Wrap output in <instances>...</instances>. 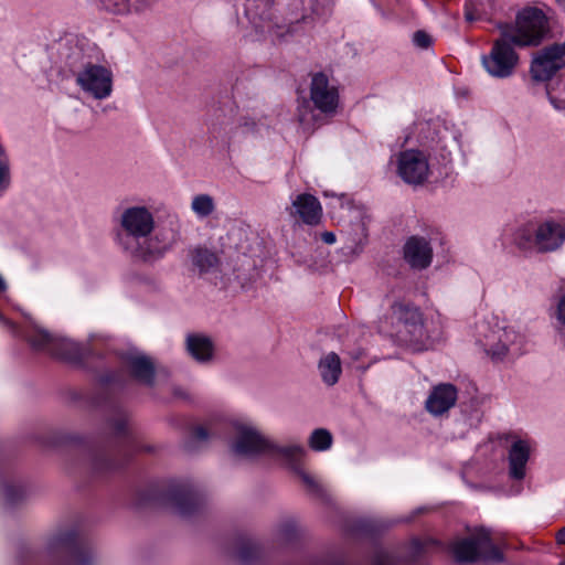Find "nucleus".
<instances>
[{
  "mask_svg": "<svg viewBox=\"0 0 565 565\" xmlns=\"http://www.w3.org/2000/svg\"><path fill=\"white\" fill-rule=\"evenodd\" d=\"M563 565H565V564H563Z\"/></svg>",
  "mask_w": 565,
  "mask_h": 565,
  "instance_id": "6e6d98bb",
  "label": "nucleus"
},
{
  "mask_svg": "<svg viewBox=\"0 0 565 565\" xmlns=\"http://www.w3.org/2000/svg\"><path fill=\"white\" fill-rule=\"evenodd\" d=\"M556 1H557V3H558L559 6H562V7H564V8H565V0H556Z\"/></svg>",
  "mask_w": 565,
  "mask_h": 565,
  "instance_id": "603ef678",
  "label": "nucleus"
},
{
  "mask_svg": "<svg viewBox=\"0 0 565 565\" xmlns=\"http://www.w3.org/2000/svg\"><path fill=\"white\" fill-rule=\"evenodd\" d=\"M450 551L458 563H475L479 559L492 563L503 561V554L492 543L490 531L484 527L451 543Z\"/></svg>",
  "mask_w": 565,
  "mask_h": 565,
  "instance_id": "7ed1b4c3",
  "label": "nucleus"
},
{
  "mask_svg": "<svg viewBox=\"0 0 565 565\" xmlns=\"http://www.w3.org/2000/svg\"><path fill=\"white\" fill-rule=\"evenodd\" d=\"M294 472L300 478L309 494L322 500L327 499L324 488L301 466H294Z\"/></svg>",
  "mask_w": 565,
  "mask_h": 565,
  "instance_id": "c85d7f7f",
  "label": "nucleus"
},
{
  "mask_svg": "<svg viewBox=\"0 0 565 565\" xmlns=\"http://www.w3.org/2000/svg\"><path fill=\"white\" fill-rule=\"evenodd\" d=\"M396 558L384 550H377L372 559V565H396Z\"/></svg>",
  "mask_w": 565,
  "mask_h": 565,
  "instance_id": "a19ab883",
  "label": "nucleus"
},
{
  "mask_svg": "<svg viewBox=\"0 0 565 565\" xmlns=\"http://www.w3.org/2000/svg\"><path fill=\"white\" fill-rule=\"evenodd\" d=\"M31 345L40 351L47 352L54 358L79 362L86 355V348L71 339L57 337L46 330H36L30 338Z\"/></svg>",
  "mask_w": 565,
  "mask_h": 565,
  "instance_id": "6e6552de",
  "label": "nucleus"
},
{
  "mask_svg": "<svg viewBox=\"0 0 565 565\" xmlns=\"http://www.w3.org/2000/svg\"><path fill=\"white\" fill-rule=\"evenodd\" d=\"M309 565H343V564L340 562L315 561V562H311Z\"/></svg>",
  "mask_w": 565,
  "mask_h": 565,
  "instance_id": "8fccbe9b",
  "label": "nucleus"
},
{
  "mask_svg": "<svg viewBox=\"0 0 565 565\" xmlns=\"http://www.w3.org/2000/svg\"><path fill=\"white\" fill-rule=\"evenodd\" d=\"M11 185V170L9 158L4 153V149L0 146V196Z\"/></svg>",
  "mask_w": 565,
  "mask_h": 565,
  "instance_id": "f704fd0d",
  "label": "nucleus"
},
{
  "mask_svg": "<svg viewBox=\"0 0 565 565\" xmlns=\"http://www.w3.org/2000/svg\"><path fill=\"white\" fill-rule=\"evenodd\" d=\"M508 351H509L508 345L503 342H500L494 348H492L489 352L493 359L501 360L507 355Z\"/></svg>",
  "mask_w": 565,
  "mask_h": 565,
  "instance_id": "c03bdc74",
  "label": "nucleus"
},
{
  "mask_svg": "<svg viewBox=\"0 0 565 565\" xmlns=\"http://www.w3.org/2000/svg\"><path fill=\"white\" fill-rule=\"evenodd\" d=\"M556 542L558 544H565V526L557 532Z\"/></svg>",
  "mask_w": 565,
  "mask_h": 565,
  "instance_id": "09e8293b",
  "label": "nucleus"
},
{
  "mask_svg": "<svg viewBox=\"0 0 565 565\" xmlns=\"http://www.w3.org/2000/svg\"><path fill=\"white\" fill-rule=\"evenodd\" d=\"M308 19H311L309 15L302 14L299 19H296V22H307Z\"/></svg>",
  "mask_w": 565,
  "mask_h": 565,
  "instance_id": "3c124183",
  "label": "nucleus"
},
{
  "mask_svg": "<svg viewBox=\"0 0 565 565\" xmlns=\"http://www.w3.org/2000/svg\"><path fill=\"white\" fill-rule=\"evenodd\" d=\"M46 552L60 565H93L94 554L88 543L75 530L57 531L46 542Z\"/></svg>",
  "mask_w": 565,
  "mask_h": 565,
  "instance_id": "f03ea898",
  "label": "nucleus"
},
{
  "mask_svg": "<svg viewBox=\"0 0 565 565\" xmlns=\"http://www.w3.org/2000/svg\"><path fill=\"white\" fill-rule=\"evenodd\" d=\"M270 439L264 436L255 427L244 424L235 426V436L230 445L231 452L234 456L256 459L258 457H268L270 449Z\"/></svg>",
  "mask_w": 565,
  "mask_h": 565,
  "instance_id": "9d476101",
  "label": "nucleus"
},
{
  "mask_svg": "<svg viewBox=\"0 0 565 565\" xmlns=\"http://www.w3.org/2000/svg\"><path fill=\"white\" fill-rule=\"evenodd\" d=\"M189 256L193 268L200 276L216 273L221 266V259L216 252L205 246H195L190 249Z\"/></svg>",
  "mask_w": 565,
  "mask_h": 565,
  "instance_id": "5701e85b",
  "label": "nucleus"
},
{
  "mask_svg": "<svg viewBox=\"0 0 565 565\" xmlns=\"http://www.w3.org/2000/svg\"><path fill=\"white\" fill-rule=\"evenodd\" d=\"M398 175L408 184H423L429 174L426 156L419 150H406L398 156Z\"/></svg>",
  "mask_w": 565,
  "mask_h": 565,
  "instance_id": "ddd939ff",
  "label": "nucleus"
},
{
  "mask_svg": "<svg viewBox=\"0 0 565 565\" xmlns=\"http://www.w3.org/2000/svg\"><path fill=\"white\" fill-rule=\"evenodd\" d=\"M262 555V547L254 541H246L242 543L237 551V557L244 565L253 564Z\"/></svg>",
  "mask_w": 565,
  "mask_h": 565,
  "instance_id": "2f4dec72",
  "label": "nucleus"
},
{
  "mask_svg": "<svg viewBox=\"0 0 565 565\" xmlns=\"http://www.w3.org/2000/svg\"><path fill=\"white\" fill-rule=\"evenodd\" d=\"M105 10L124 14L131 11L140 12L149 8L154 0H99Z\"/></svg>",
  "mask_w": 565,
  "mask_h": 565,
  "instance_id": "a878e982",
  "label": "nucleus"
},
{
  "mask_svg": "<svg viewBox=\"0 0 565 565\" xmlns=\"http://www.w3.org/2000/svg\"><path fill=\"white\" fill-rule=\"evenodd\" d=\"M422 512H423V509H422V508H419V509H417V510L415 511V513H422Z\"/></svg>",
  "mask_w": 565,
  "mask_h": 565,
  "instance_id": "864d4df0",
  "label": "nucleus"
},
{
  "mask_svg": "<svg viewBox=\"0 0 565 565\" xmlns=\"http://www.w3.org/2000/svg\"><path fill=\"white\" fill-rule=\"evenodd\" d=\"M404 258L414 269H425L433 260V248L430 243L419 236L409 237L404 245Z\"/></svg>",
  "mask_w": 565,
  "mask_h": 565,
  "instance_id": "f3484780",
  "label": "nucleus"
},
{
  "mask_svg": "<svg viewBox=\"0 0 565 565\" xmlns=\"http://www.w3.org/2000/svg\"><path fill=\"white\" fill-rule=\"evenodd\" d=\"M565 242V225L546 220L534 231L535 248L541 253L554 252Z\"/></svg>",
  "mask_w": 565,
  "mask_h": 565,
  "instance_id": "2eb2a0df",
  "label": "nucleus"
},
{
  "mask_svg": "<svg viewBox=\"0 0 565 565\" xmlns=\"http://www.w3.org/2000/svg\"><path fill=\"white\" fill-rule=\"evenodd\" d=\"M465 19L466 21L468 22H472L475 20L478 19V17L475 14L473 10L471 8H466V12H465Z\"/></svg>",
  "mask_w": 565,
  "mask_h": 565,
  "instance_id": "de8ad7c7",
  "label": "nucleus"
},
{
  "mask_svg": "<svg viewBox=\"0 0 565 565\" xmlns=\"http://www.w3.org/2000/svg\"><path fill=\"white\" fill-rule=\"evenodd\" d=\"M300 534V529L295 520H286L278 527V537L284 543L295 542Z\"/></svg>",
  "mask_w": 565,
  "mask_h": 565,
  "instance_id": "72a5a7b5",
  "label": "nucleus"
},
{
  "mask_svg": "<svg viewBox=\"0 0 565 565\" xmlns=\"http://www.w3.org/2000/svg\"><path fill=\"white\" fill-rule=\"evenodd\" d=\"M392 313L412 338L419 339L423 337L424 321L418 308L405 303H394Z\"/></svg>",
  "mask_w": 565,
  "mask_h": 565,
  "instance_id": "6ab92c4d",
  "label": "nucleus"
},
{
  "mask_svg": "<svg viewBox=\"0 0 565 565\" xmlns=\"http://www.w3.org/2000/svg\"><path fill=\"white\" fill-rule=\"evenodd\" d=\"M513 46V43L502 35L493 42L490 53L481 57L482 66L489 75L507 78L513 74L519 63V55Z\"/></svg>",
  "mask_w": 565,
  "mask_h": 565,
  "instance_id": "1a4fd4ad",
  "label": "nucleus"
},
{
  "mask_svg": "<svg viewBox=\"0 0 565 565\" xmlns=\"http://www.w3.org/2000/svg\"><path fill=\"white\" fill-rule=\"evenodd\" d=\"M439 542L434 539H427L425 541L413 540L411 544V558L414 562L428 548L438 546Z\"/></svg>",
  "mask_w": 565,
  "mask_h": 565,
  "instance_id": "4c0bfd02",
  "label": "nucleus"
},
{
  "mask_svg": "<svg viewBox=\"0 0 565 565\" xmlns=\"http://www.w3.org/2000/svg\"><path fill=\"white\" fill-rule=\"evenodd\" d=\"M322 241L327 244H333L335 242V235L332 232L322 233Z\"/></svg>",
  "mask_w": 565,
  "mask_h": 565,
  "instance_id": "49530a36",
  "label": "nucleus"
},
{
  "mask_svg": "<svg viewBox=\"0 0 565 565\" xmlns=\"http://www.w3.org/2000/svg\"><path fill=\"white\" fill-rule=\"evenodd\" d=\"M310 99L324 114L334 113L338 107V89L330 85L328 76L322 72L313 74L311 78Z\"/></svg>",
  "mask_w": 565,
  "mask_h": 565,
  "instance_id": "4468645a",
  "label": "nucleus"
},
{
  "mask_svg": "<svg viewBox=\"0 0 565 565\" xmlns=\"http://www.w3.org/2000/svg\"><path fill=\"white\" fill-rule=\"evenodd\" d=\"M318 370L323 383L333 386L342 373L340 356L335 352H329L320 359Z\"/></svg>",
  "mask_w": 565,
  "mask_h": 565,
  "instance_id": "393cba45",
  "label": "nucleus"
},
{
  "mask_svg": "<svg viewBox=\"0 0 565 565\" xmlns=\"http://www.w3.org/2000/svg\"><path fill=\"white\" fill-rule=\"evenodd\" d=\"M6 502L10 505L17 504L25 497V490L21 484L7 483L3 487Z\"/></svg>",
  "mask_w": 565,
  "mask_h": 565,
  "instance_id": "c9c22d12",
  "label": "nucleus"
},
{
  "mask_svg": "<svg viewBox=\"0 0 565 565\" xmlns=\"http://www.w3.org/2000/svg\"><path fill=\"white\" fill-rule=\"evenodd\" d=\"M185 349L195 361L206 363L213 358L214 343L207 335L189 333L185 339Z\"/></svg>",
  "mask_w": 565,
  "mask_h": 565,
  "instance_id": "b1692460",
  "label": "nucleus"
},
{
  "mask_svg": "<svg viewBox=\"0 0 565 565\" xmlns=\"http://www.w3.org/2000/svg\"><path fill=\"white\" fill-rule=\"evenodd\" d=\"M210 438V434L203 426H196L192 429L190 439L184 443V449L188 451L195 450V443H206Z\"/></svg>",
  "mask_w": 565,
  "mask_h": 565,
  "instance_id": "e433bc0d",
  "label": "nucleus"
},
{
  "mask_svg": "<svg viewBox=\"0 0 565 565\" xmlns=\"http://www.w3.org/2000/svg\"><path fill=\"white\" fill-rule=\"evenodd\" d=\"M275 2L276 0H253L254 14L267 23V25H262L264 32H271L274 28H280L278 23H273L271 8Z\"/></svg>",
  "mask_w": 565,
  "mask_h": 565,
  "instance_id": "cd10ccee",
  "label": "nucleus"
},
{
  "mask_svg": "<svg viewBox=\"0 0 565 565\" xmlns=\"http://www.w3.org/2000/svg\"><path fill=\"white\" fill-rule=\"evenodd\" d=\"M556 318L561 324L565 326V294L558 300Z\"/></svg>",
  "mask_w": 565,
  "mask_h": 565,
  "instance_id": "a18cd8bd",
  "label": "nucleus"
},
{
  "mask_svg": "<svg viewBox=\"0 0 565 565\" xmlns=\"http://www.w3.org/2000/svg\"><path fill=\"white\" fill-rule=\"evenodd\" d=\"M191 207L199 217H207L214 212L215 202L210 194H199L193 198Z\"/></svg>",
  "mask_w": 565,
  "mask_h": 565,
  "instance_id": "7c9ffc66",
  "label": "nucleus"
},
{
  "mask_svg": "<svg viewBox=\"0 0 565 565\" xmlns=\"http://www.w3.org/2000/svg\"><path fill=\"white\" fill-rule=\"evenodd\" d=\"M178 242V234L172 230H159L153 235L142 237L125 250L134 258L146 264L161 259Z\"/></svg>",
  "mask_w": 565,
  "mask_h": 565,
  "instance_id": "0eeeda50",
  "label": "nucleus"
},
{
  "mask_svg": "<svg viewBox=\"0 0 565 565\" xmlns=\"http://www.w3.org/2000/svg\"><path fill=\"white\" fill-rule=\"evenodd\" d=\"M413 43L416 47L426 50L433 44V39L427 32L418 30L413 34Z\"/></svg>",
  "mask_w": 565,
  "mask_h": 565,
  "instance_id": "79ce46f5",
  "label": "nucleus"
},
{
  "mask_svg": "<svg viewBox=\"0 0 565 565\" xmlns=\"http://www.w3.org/2000/svg\"><path fill=\"white\" fill-rule=\"evenodd\" d=\"M79 437L75 434L56 431L52 435V445H64V444H75L79 441Z\"/></svg>",
  "mask_w": 565,
  "mask_h": 565,
  "instance_id": "ea45409f",
  "label": "nucleus"
},
{
  "mask_svg": "<svg viewBox=\"0 0 565 565\" xmlns=\"http://www.w3.org/2000/svg\"><path fill=\"white\" fill-rule=\"evenodd\" d=\"M458 397V391L450 383H441L433 387L429 393L425 407L434 416L443 415L455 406Z\"/></svg>",
  "mask_w": 565,
  "mask_h": 565,
  "instance_id": "dca6fc26",
  "label": "nucleus"
},
{
  "mask_svg": "<svg viewBox=\"0 0 565 565\" xmlns=\"http://www.w3.org/2000/svg\"><path fill=\"white\" fill-rule=\"evenodd\" d=\"M305 455V448L299 444H292L288 446H279L275 444L273 440L270 441L269 456L274 457H282L285 458L291 468L294 466H300L299 460Z\"/></svg>",
  "mask_w": 565,
  "mask_h": 565,
  "instance_id": "bb28decb",
  "label": "nucleus"
},
{
  "mask_svg": "<svg viewBox=\"0 0 565 565\" xmlns=\"http://www.w3.org/2000/svg\"><path fill=\"white\" fill-rule=\"evenodd\" d=\"M157 499L184 518L199 513L204 505L201 492L189 481L170 482Z\"/></svg>",
  "mask_w": 565,
  "mask_h": 565,
  "instance_id": "39448f33",
  "label": "nucleus"
},
{
  "mask_svg": "<svg viewBox=\"0 0 565 565\" xmlns=\"http://www.w3.org/2000/svg\"><path fill=\"white\" fill-rule=\"evenodd\" d=\"M531 447L526 440H515L508 454L509 476L514 480H522L525 477V467L530 459Z\"/></svg>",
  "mask_w": 565,
  "mask_h": 565,
  "instance_id": "4be33fe9",
  "label": "nucleus"
},
{
  "mask_svg": "<svg viewBox=\"0 0 565 565\" xmlns=\"http://www.w3.org/2000/svg\"><path fill=\"white\" fill-rule=\"evenodd\" d=\"M498 29L514 46H537L548 32L545 13L537 8H525L516 14L515 23H500Z\"/></svg>",
  "mask_w": 565,
  "mask_h": 565,
  "instance_id": "f257e3e1",
  "label": "nucleus"
},
{
  "mask_svg": "<svg viewBox=\"0 0 565 565\" xmlns=\"http://www.w3.org/2000/svg\"><path fill=\"white\" fill-rule=\"evenodd\" d=\"M154 230V217L146 206H130L120 216L117 242L125 249L136 241L150 235Z\"/></svg>",
  "mask_w": 565,
  "mask_h": 565,
  "instance_id": "423d86ee",
  "label": "nucleus"
},
{
  "mask_svg": "<svg viewBox=\"0 0 565 565\" xmlns=\"http://www.w3.org/2000/svg\"><path fill=\"white\" fill-rule=\"evenodd\" d=\"M332 435L326 428L315 429L308 439L309 447L315 451L328 450L332 446Z\"/></svg>",
  "mask_w": 565,
  "mask_h": 565,
  "instance_id": "c756f323",
  "label": "nucleus"
},
{
  "mask_svg": "<svg viewBox=\"0 0 565 565\" xmlns=\"http://www.w3.org/2000/svg\"><path fill=\"white\" fill-rule=\"evenodd\" d=\"M124 361L134 380L147 386H153L154 365L150 358L143 354H128Z\"/></svg>",
  "mask_w": 565,
  "mask_h": 565,
  "instance_id": "aec40b11",
  "label": "nucleus"
},
{
  "mask_svg": "<svg viewBox=\"0 0 565 565\" xmlns=\"http://www.w3.org/2000/svg\"><path fill=\"white\" fill-rule=\"evenodd\" d=\"M65 63L75 78L82 70H85L86 65L92 64V62L86 60L85 54L78 47L72 50V52L67 55Z\"/></svg>",
  "mask_w": 565,
  "mask_h": 565,
  "instance_id": "473e14b6",
  "label": "nucleus"
},
{
  "mask_svg": "<svg viewBox=\"0 0 565 565\" xmlns=\"http://www.w3.org/2000/svg\"><path fill=\"white\" fill-rule=\"evenodd\" d=\"M111 426L116 436L121 439V445L118 451L120 456H122V460L115 461L114 459L108 458V456L104 452L95 454L90 458V468L94 472L103 473L115 470L127 462L132 454L141 450H152V448L149 446H140L139 443L135 439L128 429L126 415L120 414L117 419L111 420Z\"/></svg>",
  "mask_w": 565,
  "mask_h": 565,
  "instance_id": "20e7f679",
  "label": "nucleus"
},
{
  "mask_svg": "<svg viewBox=\"0 0 565 565\" xmlns=\"http://www.w3.org/2000/svg\"><path fill=\"white\" fill-rule=\"evenodd\" d=\"M565 67V42L547 45L534 55L530 73L536 82H547Z\"/></svg>",
  "mask_w": 565,
  "mask_h": 565,
  "instance_id": "9b49d317",
  "label": "nucleus"
},
{
  "mask_svg": "<svg viewBox=\"0 0 565 565\" xmlns=\"http://www.w3.org/2000/svg\"><path fill=\"white\" fill-rule=\"evenodd\" d=\"M322 207L318 199L311 194H299L292 201V215H298L299 218L308 224L316 225L320 222Z\"/></svg>",
  "mask_w": 565,
  "mask_h": 565,
  "instance_id": "412c9836",
  "label": "nucleus"
},
{
  "mask_svg": "<svg viewBox=\"0 0 565 565\" xmlns=\"http://www.w3.org/2000/svg\"><path fill=\"white\" fill-rule=\"evenodd\" d=\"M413 518L414 516L406 519L405 522H409Z\"/></svg>",
  "mask_w": 565,
  "mask_h": 565,
  "instance_id": "5fc2aeb1",
  "label": "nucleus"
},
{
  "mask_svg": "<svg viewBox=\"0 0 565 565\" xmlns=\"http://www.w3.org/2000/svg\"><path fill=\"white\" fill-rule=\"evenodd\" d=\"M75 82L85 94L97 100L106 99L113 93V72L99 64L86 65Z\"/></svg>",
  "mask_w": 565,
  "mask_h": 565,
  "instance_id": "f8f14e48",
  "label": "nucleus"
},
{
  "mask_svg": "<svg viewBox=\"0 0 565 565\" xmlns=\"http://www.w3.org/2000/svg\"><path fill=\"white\" fill-rule=\"evenodd\" d=\"M392 523H382L373 520L363 521L361 524V530L370 533L379 532L381 530L387 529Z\"/></svg>",
  "mask_w": 565,
  "mask_h": 565,
  "instance_id": "37998d69",
  "label": "nucleus"
},
{
  "mask_svg": "<svg viewBox=\"0 0 565 565\" xmlns=\"http://www.w3.org/2000/svg\"><path fill=\"white\" fill-rule=\"evenodd\" d=\"M514 241H515V244L521 249H530L532 247H535L534 232L526 230V228H522V230L518 231V233L515 234Z\"/></svg>",
  "mask_w": 565,
  "mask_h": 565,
  "instance_id": "58836bf2",
  "label": "nucleus"
},
{
  "mask_svg": "<svg viewBox=\"0 0 565 565\" xmlns=\"http://www.w3.org/2000/svg\"><path fill=\"white\" fill-rule=\"evenodd\" d=\"M126 386V379L120 371H109L98 379L97 393L93 403L97 406L114 405V395Z\"/></svg>",
  "mask_w": 565,
  "mask_h": 565,
  "instance_id": "a211bd4d",
  "label": "nucleus"
}]
</instances>
